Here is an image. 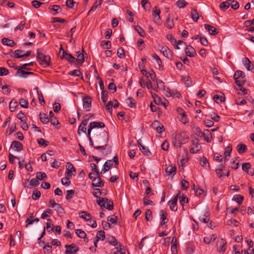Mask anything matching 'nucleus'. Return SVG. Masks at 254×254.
Instances as JSON below:
<instances>
[{
	"label": "nucleus",
	"mask_w": 254,
	"mask_h": 254,
	"mask_svg": "<svg viewBox=\"0 0 254 254\" xmlns=\"http://www.w3.org/2000/svg\"><path fill=\"white\" fill-rule=\"evenodd\" d=\"M192 188L194 190L195 195L197 196H200L203 192L202 189H200L199 187H196L194 184L192 185Z\"/></svg>",
	"instance_id": "nucleus-45"
},
{
	"label": "nucleus",
	"mask_w": 254,
	"mask_h": 254,
	"mask_svg": "<svg viewBox=\"0 0 254 254\" xmlns=\"http://www.w3.org/2000/svg\"><path fill=\"white\" fill-rule=\"evenodd\" d=\"M161 218L162 219L161 225H163L167 223V213L164 210H161Z\"/></svg>",
	"instance_id": "nucleus-20"
},
{
	"label": "nucleus",
	"mask_w": 254,
	"mask_h": 254,
	"mask_svg": "<svg viewBox=\"0 0 254 254\" xmlns=\"http://www.w3.org/2000/svg\"><path fill=\"white\" fill-rule=\"evenodd\" d=\"M113 166V160H107L104 164L103 167H105L108 170Z\"/></svg>",
	"instance_id": "nucleus-58"
},
{
	"label": "nucleus",
	"mask_w": 254,
	"mask_h": 254,
	"mask_svg": "<svg viewBox=\"0 0 254 254\" xmlns=\"http://www.w3.org/2000/svg\"><path fill=\"white\" fill-rule=\"evenodd\" d=\"M140 150H141L143 154L145 155L149 156L151 155V152L148 148L144 146L142 144H140Z\"/></svg>",
	"instance_id": "nucleus-32"
},
{
	"label": "nucleus",
	"mask_w": 254,
	"mask_h": 254,
	"mask_svg": "<svg viewBox=\"0 0 254 254\" xmlns=\"http://www.w3.org/2000/svg\"><path fill=\"white\" fill-rule=\"evenodd\" d=\"M107 241L109 244L113 246H117L118 245V241L117 239L113 236H109L107 237Z\"/></svg>",
	"instance_id": "nucleus-30"
},
{
	"label": "nucleus",
	"mask_w": 254,
	"mask_h": 254,
	"mask_svg": "<svg viewBox=\"0 0 254 254\" xmlns=\"http://www.w3.org/2000/svg\"><path fill=\"white\" fill-rule=\"evenodd\" d=\"M243 63L248 70H251V61L248 58H244L243 60Z\"/></svg>",
	"instance_id": "nucleus-36"
},
{
	"label": "nucleus",
	"mask_w": 254,
	"mask_h": 254,
	"mask_svg": "<svg viewBox=\"0 0 254 254\" xmlns=\"http://www.w3.org/2000/svg\"><path fill=\"white\" fill-rule=\"evenodd\" d=\"M25 54V52L22 50H17L14 51V57L15 58H21L22 57H18L19 56H23Z\"/></svg>",
	"instance_id": "nucleus-49"
},
{
	"label": "nucleus",
	"mask_w": 254,
	"mask_h": 254,
	"mask_svg": "<svg viewBox=\"0 0 254 254\" xmlns=\"http://www.w3.org/2000/svg\"><path fill=\"white\" fill-rule=\"evenodd\" d=\"M178 197L179 194H178L173 198L172 200L168 202V205L170 207V208L172 211H176L177 210V203L178 201Z\"/></svg>",
	"instance_id": "nucleus-12"
},
{
	"label": "nucleus",
	"mask_w": 254,
	"mask_h": 254,
	"mask_svg": "<svg viewBox=\"0 0 254 254\" xmlns=\"http://www.w3.org/2000/svg\"><path fill=\"white\" fill-rule=\"evenodd\" d=\"M61 106L59 103L55 102L53 104V110L56 113H58L61 110Z\"/></svg>",
	"instance_id": "nucleus-60"
},
{
	"label": "nucleus",
	"mask_w": 254,
	"mask_h": 254,
	"mask_svg": "<svg viewBox=\"0 0 254 254\" xmlns=\"http://www.w3.org/2000/svg\"><path fill=\"white\" fill-rule=\"evenodd\" d=\"M204 27L208 31V32L210 35H216L218 34V32L216 29L214 27L209 24H205Z\"/></svg>",
	"instance_id": "nucleus-15"
},
{
	"label": "nucleus",
	"mask_w": 254,
	"mask_h": 254,
	"mask_svg": "<svg viewBox=\"0 0 254 254\" xmlns=\"http://www.w3.org/2000/svg\"><path fill=\"white\" fill-rule=\"evenodd\" d=\"M101 99L104 103H106L108 100V93L107 91L103 90L101 93Z\"/></svg>",
	"instance_id": "nucleus-56"
},
{
	"label": "nucleus",
	"mask_w": 254,
	"mask_h": 254,
	"mask_svg": "<svg viewBox=\"0 0 254 254\" xmlns=\"http://www.w3.org/2000/svg\"><path fill=\"white\" fill-rule=\"evenodd\" d=\"M74 193V190H68L66 191V199L67 200L70 199L73 197Z\"/></svg>",
	"instance_id": "nucleus-57"
},
{
	"label": "nucleus",
	"mask_w": 254,
	"mask_h": 254,
	"mask_svg": "<svg viewBox=\"0 0 254 254\" xmlns=\"http://www.w3.org/2000/svg\"><path fill=\"white\" fill-rule=\"evenodd\" d=\"M161 52L164 56L169 60H172L173 58V53L168 47H162L160 50Z\"/></svg>",
	"instance_id": "nucleus-6"
},
{
	"label": "nucleus",
	"mask_w": 254,
	"mask_h": 254,
	"mask_svg": "<svg viewBox=\"0 0 254 254\" xmlns=\"http://www.w3.org/2000/svg\"><path fill=\"white\" fill-rule=\"evenodd\" d=\"M96 177H94L93 180L92 185L93 187H102L104 186V182L102 181L100 174L99 176L96 175Z\"/></svg>",
	"instance_id": "nucleus-11"
},
{
	"label": "nucleus",
	"mask_w": 254,
	"mask_h": 254,
	"mask_svg": "<svg viewBox=\"0 0 254 254\" xmlns=\"http://www.w3.org/2000/svg\"><path fill=\"white\" fill-rule=\"evenodd\" d=\"M47 175L44 172H38L36 173V178L38 180L41 181L47 178Z\"/></svg>",
	"instance_id": "nucleus-38"
},
{
	"label": "nucleus",
	"mask_w": 254,
	"mask_h": 254,
	"mask_svg": "<svg viewBox=\"0 0 254 254\" xmlns=\"http://www.w3.org/2000/svg\"><path fill=\"white\" fill-rule=\"evenodd\" d=\"M18 106L17 102H13L11 101L9 103V109L11 112H14L15 110L16 107Z\"/></svg>",
	"instance_id": "nucleus-53"
},
{
	"label": "nucleus",
	"mask_w": 254,
	"mask_h": 254,
	"mask_svg": "<svg viewBox=\"0 0 254 254\" xmlns=\"http://www.w3.org/2000/svg\"><path fill=\"white\" fill-rule=\"evenodd\" d=\"M19 104L20 105L24 108H28V102L26 100L24 99H21L19 101Z\"/></svg>",
	"instance_id": "nucleus-62"
},
{
	"label": "nucleus",
	"mask_w": 254,
	"mask_h": 254,
	"mask_svg": "<svg viewBox=\"0 0 254 254\" xmlns=\"http://www.w3.org/2000/svg\"><path fill=\"white\" fill-rule=\"evenodd\" d=\"M41 196V192L38 190H35L33 192L32 194V198L34 200H37Z\"/></svg>",
	"instance_id": "nucleus-46"
},
{
	"label": "nucleus",
	"mask_w": 254,
	"mask_h": 254,
	"mask_svg": "<svg viewBox=\"0 0 254 254\" xmlns=\"http://www.w3.org/2000/svg\"><path fill=\"white\" fill-rule=\"evenodd\" d=\"M84 52L83 48H82V51L81 52L80 51L76 52V56L77 58L76 59V61L75 65L77 66H80L84 62V56L83 54Z\"/></svg>",
	"instance_id": "nucleus-7"
},
{
	"label": "nucleus",
	"mask_w": 254,
	"mask_h": 254,
	"mask_svg": "<svg viewBox=\"0 0 254 254\" xmlns=\"http://www.w3.org/2000/svg\"><path fill=\"white\" fill-rule=\"evenodd\" d=\"M65 247L66 248L65 254H76L79 250L78 247L74 244L66 245Z\"/></svg>",
	"instance_id": "nucleus-5"
},
{
	"label": "nucleus",
	"mask_w": 254,
	"mask_h": 254,
	"mask_svg": "<svg viewBox=\"0 0 254 254\" xmlns=\"http://www.w3.org/2000/svg\"><path fill=\"white\" fill-rule=\"evenodd\" d=\"M52 210H51V209H47L42 214L41 218L43 219H46L47 217L49 216L50 214H52Z\"/></svg>",
	"instance_id": "nucleus-40"
},
{
	"label": "nucleus",
	"mask_w": 254,
	"mask_h": 254,
	"mask_svg": "<svg viewBox=\"0 0 254 254\" xmlns=\"http://www.w3.org/2000/svg\"><path fill=\"white\" fill-rule=\"evenodd\" d=\"M54 208L59 216H63L65 213L64 209L62 207L61 205L59 203Z\"/></svg>",
	"instance_id": "nucleus-21"
},
{
	"label": "nucleus",
	"mask_w": 254,
	"mask_h": 254,
	"mask_svg": "<svg viewBox=\"0 0 254 254\" xmlns=\"http://www.w3.org/2000/svg\"><path fill=\"white\" fill-rule=\"evenodd\" d=\"M246 79L245 78V75L242 77H240L239 78V79H237L235 80V82L236 84L239 87H241V86H243V84L246 82Z\"/></svg>",
	"instance_id": "nucleus-29"
},
{
	"label": "nucleus",
	"mask_w": 254,
	"mask_h": 254,
	"mask_svg": "<svg viewBox=\"0 0 254 254\" xmlns=\"http://www.w3.org/2000/svg\"><path fill=\"white\" fill-rule=\"evenodd\" d=\"M192 143L194 147L190 148V152L192 153H197L199 150L198 141L196 139H194L192 141Z\"/></svg>",
	"instance_id": "nucleus-19"
},
{
	"label": "nucleus",
	"mask_w": 254,
	"mask_h": 254,
	"mask_svg": "<svg viewBox=\"0 0 254 254\" xmlns=\"http://www.w3.org/2000/svg\"><path fill=\"white\" fill-rule=\"evenodd\" d=\"M117 55L119 58L122 59L125 57V50L123 48L120 47L118 49Z\"/></svg>",
	"instance_id": "nucleus-48"
},
{
	"label": "nucleus",
	"mask_w": 254,
	"mask_h": 254,
	"mask_svg": "<svg viewBox=\"0 0 254 254\" xmlns=\"http://www.w3.org/2000/svg\"><path fill=\"white\" fill-rule=\"evenodd\" d=\"M160 10L157 6L154 7L152 10V15L154 18V21L156 24L159 25L161 24V20L160 16Z\"/></svg>",
	"instance_id": "nucleus-4"
},
{
	"label": "nucleus",
	"mask_w": 254,
	"mask_h": 254,
	"mask_svg": "<svg viewBox=\"0 0 254 254\" xmlns=\"http://www.w3.org/2000/svg\"><path fill=\"white\" fill-rule=\"evenodd\" d=\"M200 164L202 167L206 169H207L210 168L208 161L205 157H202V158L200 160Z\"/></svg>",
	"instance_id": "nucleus-23"
},
{
	"label": "nucleus",
	"mask_w": 254,
	"mask_h": 254,
	"mask_svg": "<svg viewBox=\"0 0 254 254\" xmlns=\"http://www.w3.org/2000/svg\"><path fill=\"white\" fill-rule=\"evenodd\" d=\"M89 124H92L91 127H93V128H103V127H104L105 126L104 123H103L102 122H93L90 123Z\"/></svg>",
	"instance_id": "nucleus-26"
},
{
	"label": "nucleus",
	"mask_w": 254,
	"mask_h": 254,
	"mask_svg": "<svg viewBox=\"0 0 254 254\" xmlns=\"http://www.w3.org/2000/svg\"><path fill=\"white\" fill-rule=\"evenodd\" d=\"M11 148L13 149L15 151L19 152L22 150L23 145L19 141L14 140L11 143Z\"/></svg>",
	"instance_id": "nucleus-14"
},
{
	"label": "nucleus",
	"mask_w": 254,
	"mask_h": 254,
	"mask_svg": "<svg viewBox=\"0 0 254 254\" xmlns=\"http://www.w3.org/2000/svg\"><path fill=\"white\" fill-rule=\"evenodd\" d=\"M233 199L241 204L244 200V197L240 194H237L234 196Z\"/></svg>",
	"instance_id": "nucleus-43"
},
{
	"label": "nucleus",
	"mask_w": 254,
	"mask_h": 254,
	"mask_svg": "<svg viewBox=\"0 0 254 254\" xmlns=\"http://www.w3.org/2000/svg\"><path fill=\"white\" fill-rule=\"evenodd\" d=\"M225 165H223V164H221L220 165V168L216 169L215 172H216L217 175L218 176V177L219 178H221L223 176V174L222 173V172L224 170V169H225Z\"/></svg>",
	"instance_id": "nucleus-35"
},
{
	"label": "nucleus",
	"mask_w": 254,
	"mask_h": 254,
	"mask_svg": "<svg viewBox=\"0 0 254 254\" xmlns=\"http://www.w3.org/2000/svg\"><path fill=\"white\" fill-rule=\"evenodd\" d=\"M172 143L176 147H181L183 144L181 135L176 134L175 136L173 138Z\"/></svg>",
	"instance_id": "nucleus-10"
},
{
	"label": "nucleus",
	"mask_w": 254,
	"mask_h": 254,
	"mask_svg": "<svg viewBox=\"0 0 254 254\" xmlns=\"http://www.w3.org/2000/svg\"><path fill=\"white\" fill-rule=\"evenodd\" d=\"M40 120L43 124H48L49 122V117L45 113H40Z\"/></svg>",
	"instance_id": "nucleus-24"
},
{
	"label": "nucleus",
	"mask_w": 254,
	"mask_h": 254,
	"mask_svg": "<svg viewBox=\"0 0 254 254\" xmlns=\"http://www.w3.org/2000/svg\"><path fill=\"white\" fill-rule=\"evenodd\" d=\"M96 138L97 141L100 144H105L104 145L96 146L94 148L97 150H103L102 153L103 155L106 156L111 153L112 151L111 147L108 144L109 141L108 134L105 131L100 132V133L96 134Z\"/></svg>",
	"instance_id": "nucleus-1"
},
{
	"label": "nucleus",
	"mask_w": 254,
	"mask_h": 254,
	"mask_svg": "<svg viewBox=\"0 0 254 254\" xmlns=\"http://www.w3.org/2000/svg\"><path fill=\"white\" fill-rule=\"evenodd\" d=\"M91 106V98L89 96H86L83 98V107L86 111L90 110Z\"/></svg>",
	"instance_id": "nucleus-8"
},
{
	"label": "nucleus",
	"mask_w": 254,
	"mask_h": 254,
	"mask_svg": "<svg viewBox=\"0 0 254 254\" xmlns=\"http://www.w3.org/2000/svg\"><path fill=\"white\" fill-rule=\"evenodd\" d=\"M97 202L101 207H104L109 210H112L114 209L113 202L109 201L107 198L100 197L99 199L97 200Z\"/></svg>",
	"instance_id": "nucleus-3"
},
{
	"label": "nucleus",
	"mask_w": 254,
	"mask_h": 254,
	"mask_svg": "<svg viewBox=\"0 0 254 254\" xmlns=\"http://www.w3.org/2000/svg\"><path fill=\"white\" fill-rule=\"evenodd\" d=\"M199 40L201 44L204 46H207L208 45V42L207 39L203 36L200 35L199 37Z\"/></svg>",
	"instance_id": "nucleus-54"
},
{
	"label": "nucleus",
	"mask_w": 254,
	"mask_h": 254,
	"mask_svg": "<svg viewBox=\"0 0 254 254\" xmlns=\"http://www.w3.org/2000/svg\"><path fill=\"white\" fill-rule=\"evenodd\" d=\"M9 71L5 67H0V76H4L8 74Z\"/></svg>",
	"instance_id": "nucleus-59"
},
{
	"label": "nucleus",
	"mask_w": 254,
	"mask_h": 254,
	"mask_svg": "<svg viewBox=\"0 0 254 254\" xmlns=\"http://www.w3.org/2000/svg\"><path fill=\"white\" fill-rule=\"evenodd\" d=\"M1 43L3 45L9 46L10 47H14L16 44L13 40L3 38L1 40Z\"/></svg>",
	"instance_id": "nucleus-16"
},
{
	"label": "nucleus",
	"mask_w": 254,
	"mask_h": 254,
	"mask_svg": "<svg viewBox=\"0 0 254 254\" xmlns=\"http://www.w3.org/2000/svg\"><path fill=\"white\" fill-rule=\"evenodd\" d=\"M37 59L40 64L44 67H48L51 64V57L49 56L45 55L41 53L40 49L37 50Z\"/></svg>",
	"instance_id": "nucleus-2"
},
{
	"label": "nucleus",
	"mask_w": 254,
	"mask_h": 254,
	"mask_svg": "<svg viewBox=\"0 0 254 254\" xmlns=\"http://www.w3.org/2000/svg\"><path fill=\"white\" fill-rule=\"evenodd\" d=\"M135 31L138 33V34L142 37H144L145 36V33L143 29L138 25H137L135 27Z\"/></svg>",
	"instance_id": "nucleus-37"
},
{
	"label": "nucleus",
	"mask_w": 254,
	"mask_h": 254,
	"mask_svg": "<svg viewBox=\"0 0 254 254\" xmlns=\"http://www.w3.org/2000/svg\"><path fill=\"white\" fill-rule=\"evenodd\" d=\"M17 118L20 119L21 122L22 121H25V120H27V118H26V117L25 116L23 112H20L17 115Z\"/></svg>",
	"instance_id": "nucleus-63"
},
{
	"label": "nucleus",
	"mask_w": 254,
	"mask_h": 254,
	"mask_svg": "<svg viewBox=\"0 0 254 254\" xmlns=\"http://www.w3.org/2000/svg\"><path fill=\"white\" fill-rule=\"evenodd\" d=\"M24 74H34V73L32 72L25 71L23 70L19 71H16V72L15 73V76H19L21 77L26 78V76L23 75Z\"/></svg>",
	"instance_id": "nucleus-27"
},
{
	"label": "nucleus",
	"mask_w": 254,
	"mask_h": 254,
	"mask_svg": "<svg viewBox=\"0 0 254 254\" xmlns=\"http://www.w3.org/2000/svg\"><path fill=\"white\" fill-rule=\"evenodd\" d=\"M75 233L80 238L85 239L86 236L85 232L81 229L76 230Z\"/></svg>",
	"instance_id": "nucleus-42"
},
{
	"label": "nucleus",
	"mask_w": 254,
	"mask_h": 254,
	"mask_svg": "<svg viewBox=\"0 0 254 254\" xmlns=\"http://www.w3.org/2000/svg\"><path fill=\"white\" fill-rule=\"evenodd\" d=\"M116 246V249L117 250V252L118 254H125V250L123 248V246L120 244L118 243L117 246Z\"/></svg>",
	"instance_id": "nucleus-41"
},
{
	"label": "nucleus",
	"mask_w": 254,
	"mask_h": 254,
	"mask_svg": "<svg viewBox=\"0 0 254 254\" xmlns=\"http://www.w3.org/2000/svg\"><path fill=\"white\" fill-rule=\"evenodd\" d=\"M103 1V0H100L99 2L98 3V1H96L93 5L91 7V8H90V10L89 11L88 13V14H89V13L91 12V11H94L98 7H100L102 2Z\"/></svg>",
	"instance_id": "nucleus-39"
},
{
	"label": "nucleus",
	"mask_w": 254,
	"mask_h": 254,
	"mask_svg": "<svg viewBox=\"0 0 254 254\" xmlns=\"http://www.w3.org/2000/svg\"><path fill=\"white\" fill-rule=\"evenodd\" d=\"M127 103L128 106L132 108H135L136 105L135 100L131 97H129L127 100Z\"/></svg>",
	"instance_id": "nucleus-31"
},
{
	"label": "nucleus",
	"mask_w": 254,
	"mask_h": 254,
	"mask_svg": "<svg viewBox=\"0 0 254 254\" xmlns=\"http://www.w3.org/2000/svg\"><path fill=\"white\" fill-rule=\"evenodd\" d=\"M176 167L175 166H168L165 169V172L168 176H174L176 173Z\"/></svg>",
	"instance_id": "nucleus-17"
},
{
	"label": "nucleus",
	"mask_w": 254,
	"mask_h": 254,
	"mask_svg": "<svg viewBox=\"0 0 254 254\" xmlns=\"http://www.w3.org/2000/svg\"><path fill=\"white\" fill-rule=\"evenodd\" d=\"M247 146L244 144H239L237 146V151L240 153H243L246 152Z\"/></svg>",
	"instance_id": "nucleus-34"
},
{
	"label": "nucleus",
	"mask_w": 254,
	"mask_h": 254,
	"mask_svg": "<svg viewBox=\"0 0 254 254\" xmlns=\"http://www.w3.org/2000/svg\"><path fill=\"white\" fill-rule=\"evenodd\" d=\"M188 4V2L185 0H178L176 2V5L180 8H184Z\"/></svg>",
	"instance_id": "nucleus-33"
},
{
	"label": "nucleus",
	"mask_w": 254,
	"mask_h": 254,
	"mask_svg": "<svg viewBox=\"0 0 254 254\" xmlns=\"http://www.w3.org/2000/svg\"><path fill=\"white\" fill-rule=\"evenodd\" d=\"M159 125L160 122L157 121H155L152 124L154 127H156L157 132L159 134H161L165 130V128L163 125L160 126Z\"/></svg>",
	"instance_id": "nucleus-18"
},
{
	"label": "nucleus",
	"mask_w": 254,
	"mask_h": 254,
	"mask_svg": "<svg viewBox=\"0 0 254 254\" xmlns=\"http://www.w3.org/2000/svg\"><path fill=\"white\" fill-rule=\"evenodd\" d=\"M230 3L228 1H224L222 2L219 5V7L223 11H225L227 8H229Z\"/></svg>",
	"instance_id": "nucleus-44"
},
{
	"label": "nucleus",
	"mask_w": 254,
	"mask_h": 254,
	"mask_svg": "<svg viewBox=\"0 0 254 254\" xmlns=\"http://www.w3.org/2000/svg\"><path fill=\"white\" fill-rule=\"evenodd\" d=\"M244 73L240 70L236 71L234 74V78L236 80L239 77L244 76Z\"/></svg>",
	"instance_id": "nucleus-50"
},
{
	"label": "nucleus",
	"mask_w": 254,
	"mask_h": 254,
	"mask_svg": "<svg viewBox=\"0 0 254 254\" xmlns=\"http://www.w3.org/2000/svg\"><path fill=\"white\" fill-rule=\"evenodd\" d=\"M117 217L115 215H111L108 217V221L113 224H116L117 223Z\"/></svg>",
	"instance_id": "nucleus-47"
},
{
	"label": "nucleus",
	"mask_w": 254,
	"mask_h": 254,
	"mask_svg": "<svg viewBox=\"0 0 254 254\" xmlns=\"http://www.w3.org/2000/svg\"><path fill=\"white\" fill-rule=\"evenodd\" d=\"M191 16L194 21L196 22L198 20L199 18V15L196 9H192L191 11Z\"/></svg>",
	"instance_id": "nucleus-28"
},
{
	"label": "nucleus",
	"mask_w": 254,
	"mask_h": 254,
	"mask_svg": "<svg viewBox=\"0 0 254 254\" xmlns=\"http://www.w3.org/2000/svg\"><path fill=\"white\" fill-rule=\"evenodd\" d=\"M95 239L97 241H103L105 239V233L104 231L101 230L97 232Z\"/></svg>",
	"instance_id": "nucleus-25"
},
{
	"label": "nucleus",
	"mask_w": 254,
	"mask_h": 254,
	"mask_svg": "<svg viewBox=\"0 0 254 254\" xmlns=\"http://www.w3.org/2000/svg\"><path fill=\"white\" fill-rule=\"evenodd\" d=\"M251 167V165L250 163H245L243 164L242 168V170L247 173V172L249 170Z\"/></svg>",
	"instance_id": "nucleus-61"
},
{
	"label": "nucleus",
	"mask_w": 254,
	"mask_h": 254,
	"mask_svg": "<svg viewBox=\"0 0 254 254\" xmlns=\"http://www.w3.org/2000/svg\"><path fill=\"white\" fill-rule=\"evenodd\" d=\"M185 53L189 57H194L196 55L195 49L191 46H186L185 48Z\"/></svg>",
	"instance_id": "nucleus-13"
},
{
	"label": "nucleus",
	"mask_w": 254,
	"mask_h": 254,
	"mask_svg": "<svg viewBox=\"0 0 254 254\" xmlns=\"http://www.w3.org/2000/svg\"><path fill=\"white\" fill-rule=\"evenodd\" d=\"M31 218H28L26 220V222H27V224L26 227H27L29 225L32 224L34 222H38L39 221V219L38 218H35L34 219L31 220Z\"/></svg>",
	"instance_id": "nucleus-52"
},
{
	"label": "nucleus",
	"mask_w": 254,
	"mask_h": 254,
	"mask_svg": "<svg viewBox=\"0 0 254 254\" xmlns=\"http://www.w3.org/2000/svg\"><path fill=\"white\" fill-rule=\"evenodd\" d=\"M69 74L77 77H80L82 75V72L78 69L73 70L69 73Z\"/></svg>",
	"instance_id": "nucleus-51"
},
{
	"label": "nucleus",
	"mask_w": 254,
	"mask_h": 254,
	"mask_svg": "<svg viewBox=\"0 0 254 254\" xmlns=\"http://www.w3.org/2000/svg\"><path fill=\"white\" fill-rule=\"evenodd\" d=\"M81 216L80 217L81 218H83L85 219L87 221H91V220L92 219L91 215L90 213H88L86 211H82L81 212Z\"/></svg>",
	"instance_id": "nucleus-22"
},
{
	"label": "nucleus",
	"mask_w": 254,
	"mask_h": 254,
	"mask_svg": "<svg viewBox=\"0 0 254 254\" xmlns=\"http://www.w3.org/2000/svg\"><path fill=\"white\" fill-rule=\"evenodd\" d=\"M37 142L40 145H41V146H43L44 147L48 146L49 144V142L48 141H46L45 140H44L43 138H40V139H37Z\"/></svg>",
	"instance_id": "nucleus-55"
},
{
	"label": "nucleus",
	"mask_w": 254,
	"mask_h": 254,
	"mask_svg": "<svg viewBox=\"0 0 254 254\" xmlns=\"http://www.w3.org/2000/svg\"><path fill=\"white\" fill-rule=\"evenodd\" d=\"M39 185V183L37 178L36 179H32L30 181L29 185L31 187H37Z\"/></svg>",
	"instance_id": "nucleus-64"
},
{
	"label": "nucleus",
	"mask_w": 254,
	"mask_h": 254,
	"mask_svg": "<svg viewBox=\"0 0 254 254\" xmlns=\"http://www.w3.org/2000/svg\"><path fill=\"white\" fill-rule=\"evenodd\" d=\"M61 58H64L66 61L72 64H75L76 61V58L73 57L70 54L67 53L64 50H63V55Z\"/></svg>",
	"instance_id": "nucleus-9"
}]
</instances>
